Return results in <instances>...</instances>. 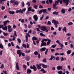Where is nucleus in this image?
<instances>
[{"label": "nucleus", "instance_id": "obj_1", "mask_svg": "<svg viewBox=\"0 0 74 74\" xmlns=\"http://www.w3.org/2000/svg\"><path fill=\"white\" fill-rule=\"evenodd\" d=\"M10 21L9 20H7L3 22V25L5 26L3 28V30H6V31H7V26H6L7 24V23H10Z\"/></svg>", "mask_w": 74, "mask_h": 74}, {"label": "nucleus", "instance_id": "obj_2", "mask_svg": "<svg viewBox=\"0 0 74 74\" xmlns=\"http://www.w3.org/2000/svg\"><path fill=\"white\" fill-rule=\"evenodd\" d=\"M17 37V34H16V31H14V35H13V38L11 39V38H10L9 40V41H15V38Z\"/></svg>", "mask_w": 74, "mask_h": 74}, {"label": "nucleus", "instance_id": "obj_3", "mask_svg": "<svg viewBox=\"0 0 74 74\" xmlns=\"http://www.w3.org/2000/svg\"><path fill=\"white\" fill-rule=\"evenodd\" d=\"M59 2H60V0H58V1H55V3L53 4V9L56 10V9H58V7H56V6L57 5V3L58 4V3H59Z\"/></svg>", "mask_w": 74, "mask_h": 74}, {"label": "nucleus", "instance_id": "obj_4", "mask_svg": "<svg viewBox=\"0 0 74 74\" xmlns=\"http://www.w3.org/2000/svg\"><path fill=\"white\" fill-rule=\"evenodd\" d=\"M41 30L42 31H45L46 32H48V30L47 29L46 27L44 26H42L41 27Z\"/></svg>", "mask_w": 74, "mask_h": 74}, {"label": "nucleus", "instance_id": "obj_5", "mask_svg": "<svg viewBox=\"0 0 74 74\" xmlns=\"http://www.w3.org/2000/svg\"><path fill=\"white\" fill-rule=\"evenodd\" d=\"M11 28V26H10V25H9L8 26V32L9 33H11L12 31V29Z\"/></svg>", "mask_w": 74, "mask_h": 74}, {"label": "nucleus", "instance_id": "obj_6", "mask_svg": "<svg viewBox=\"0 0 74 74\" xmlns=\"http://www.w3.org/2000/svg\"><path fill=\"white\" fill-rule=\"evenodd\" d=\"M52 23H54V25H58L59 23V22L58 21H56L55 19H53L52 20Z\"/></svg>", "mask_w": 74, "mask_h": 74}, {"label": "nucleus", "instance_id": "obj_7", "mask_svg": "<svg viewBox=\"0 0 74 74\" xmlns=\"http://www.w3.org/2000/svg\"><path fill=\"white\" fill-rule=\"evenodd\" d=\"M30 68L31 69H34V71H36L37 70V68L35 65H33V66H31L30 67Z\"/></svg>", "mask_w": 74, "mask_h": 74}, {"label": "nucleus", "instance_id": "obj_8", "mask_svg": "<svg viewBox=\"0 0 74 74\" xmlns=\"http://www.w3.org/2000/svg\"><path fill=\"white\" fill-rule=\"evenodd\" d=\"M42 43L41 44L40 47H42V46H44L45 47L47 45V43L43 41L42 40L41 41Z\"/></svg>", "mask_w": 74, "mask_h": 74}, {"label": "nucleus", "instance_id": "obj_9", "mask_svg": "<svg viewBox=\"0 0 74 74\" xmlns=\"http://www.w3.org/2000/svg\"><path fill=\"white\" fill-rule=\"evenodd\" d=\"M41 64H36V67L38 70H39V69H41Z\"/></svg>", "mask_w": 74, "mask_h": 74}, {"label": "nucleus", "instance_id": "obj_10", "mask_svg": "<svg viewBox=\"0 0 74 74\" xmlns=\"http://www.w3.org/2000/svg\"><path fill=\"white\" fill-rule=\"evenodd\" d=\"M33 18L35 21H37L38 20V16L36 15H34Z\"/></svg>", "mask_w": 74, "mask_h": 74}, {"label": "nucleus", "instance_id": "obj_11", "mask_svg": "<svg viewBox=\"0 0 74 74\" xmlns=\"http://www.w3.org/2000/svg\"><path fill=\"white\" fill-rule=\"evenodd\" d=\"M61 1L62 0H61ZM64 3H66V5H67L69 4V0H62Z\"/></svg>", "mask_w": 74, "mask_h": 74}, {"label": "nucleus", "instance_id": "obj_12", "mask_svg": "<svg viewBox=\"0 0 74 74\" xmlns=\"http://www.w3.org/2000/svg\"><path fill=\"white\" fill-rule=\"evenodd\" d=\"M16 67L17 70H19V65H18V62H16Z\"/></svg>", "mask_w": 74, "mask_h": 74}, {"label": "nucleus", "instance_id": "obj_13", "mask_svg": "<svg viewBox=\"0 0 74 74\" xmlns=\"http://www.w3.org/2000/svg\"><path fill=\"white\" fill-rule=\"evenodd\" d=\"M8 12L10 15H14V14H15V12H14V11H9Z\"/></svg>", "mask_w": 74, "mask_h": 74}, {"label": "nucleus", "instance_id": "obj_14", "mask_svg": "<svg viewBox=\"0 0 74 74\" xmlns=\"http://www.w3.org/2000/svg\"><path fill=\"white\" fill-rule=\"evenodd\" d=\"M30 35L29 34V33H27V35L25 36V38H26V41L27 42L28 40V36Z\"/></svg>", "mask_w": 74, "mask_h": 74}, {"label": "nucleus", "instance_id": "obj_15", "mask_svg": "<svg viewBox=\"0 0 74 74\" xmlns=\"http://www.w3.org/2000/svg\"><path fill=\"white\" fill-rule=\"evenodd\" d=\"M46 50V48L45 47H43L40 49V51L41 52H43V51H45Z\"/></svg>", "mask_w": 74, "mask_h": 74}, {"label": "nucleus", "instance_id": "obj_16", "mask_svg": "<svg viewBox=\"0 0 74 74\" xmlns=\"http://www.w3.org/2000/svg\"><path fill=\"white\" fill-rule=\"evenodd\" d=\"M57 69L58 70H62V66H58L57 67Z\"/></svg>", "mask_w": 74, "mask_h": 74}, {"label": "nucleus", "instance_id": "obj_17", "mask_svg": "<svg viewBox=\"0 0 74 74\" xmlns=\"http://www.w3.org/2000/svg\"><path fill=\"white\" fill-rule=\"evenodd\" d=\"M66 9L62 8L61 10V13L62 14H65L66 13V11H65Z\"/></svg>", "mask_w": 74, "mask_h": 74}, {"label": "nucleus", "instance_id": "obj_18", "mask_svg": "<svg viewBox=\"0 0 74 74\" xmlns=\"http://www.w3.org/2000/svg\"><path fill=\"white\" fill-rule=\"evenodd\" d=\"M27 74H30V73H32V70H31L29 69H27Z\"/></svg>", "mask_w": 74, "mask_h": 74}, {"label": "nucleus", "instance_id": "obj_19", "mask_svg": "<svg viewBox=\"0 0 74 74\" xmlns=\"http://www.w3.org/2000/svg\"><path fill=\"white\" fill-rule=\"evenodd\" d=\"M42 12H43V14H48V13L47 12V10L46 9H42Z\"/></svg>", "mask_w": 74, "mask_h": 74}, {"label": "nucleus", "instance_id": "obj_20", "mask_svg": "<svg viewBox=\"0 0 74 74\" xmlns=\"http://www.w3.org/2000/svg\"><path fill=\"white\" fill-rule=\"evenodd\" d=\"M41 65L42 67H43V68H47V67H48V66H47V65H45L44 64H42Z\"/></svg>", "mask_w": 74, "mask_h": 74}, {"label": "nucleus", "instance_id": "obj_21", "mask_svg": "<svg viewBox=\"0 0 74 74\" xmlns=\"http://www.w3.org/2000/svg\"><path fill=\"white\" fill-rule=\"evenodd\" d=\"M53 15H55L56 14V15H58V14H59V12H58L55 11L53 12Z\"/></svg>", "mask_w": 74, "mask_h": 74}, {"label": "nucleus", "instance_id": "obj_22", "mask_svg": "<svg viewBox=\"0 0 74 74\" xmlns=\"http://www.w3.org/2000/svg\"><path fill=\"white\" fill-rule=\"evenodd\" d=\"M41 71H42L43 73H44V74H45V73H46V71L45 70H44L43 68H42V69H41L40 70Z\"/></svg>", "mask_w": 74, "mask_h": 74}, {"label": "nucleus", "instance_id": "obj_23", "mask_svg": "<svg viewBox=\"0 0 74 74\" xmlns=\"http://www.w3.org/2000/svg\"><path fill=\"white\" fill-rule=\"evenodd\" d=\"M22 11V9H20L19 10H17L16 11V13H17V14H18V13H21V11Z\"/></svg>", "mask_w": 74, "mask_h": 74}, {"label": "nucleus", "instance_id": "obj_24", "mask_svg": "<svg viewBox=\"0 0 74 74\" xmlns=\"http://www.w3.org/2000/svg\"><path fill=\"white\" fill-rule=\"evenodd\" d=\"M23 67L24 69H25V70H26V69H27V66L26 65H23Z\"/></svg>", "mask_w": 74, "mask_h": 74}, {"label": "nucleus", "instance_id": "obj_25", "mask_svg": "<svg viewBox=\"0 0 74 74\" xmlns=\"http://www.w3.org/2000/svg\"><path fill=\"white\" fill-rule=\"evenodd\" d=\"M62 30L63 31V32L64 31L65 33H66L67 32V28H66V27H64V28Z\"/></svg>", "mask_w": 74, "mask_h": 74}, {"label": "nucleus", "instance_id": "obj_26", "mask_svg": "<svg viewBox=\"0 0 74 74\" xmlns=\"http://www.w3.org/2000/svg\"><path fill=\"white\" fill-rule=\"evenodd\" d=\"M32 40H33L34 41V40H37L38 39H37V38H36V37L33 36L32 37Z\"/></svg>", "mask_w": 74, "mask_h": 74}, {"label": "nucleus", "instance_id": "obj_27", "mask_svg": "<svg viewBox=\"0 0 74 74\" xmlns=\"http://www.w3.org/2000/svg\"><path fill=\"white\" fill-rule=\"evenodd\" d=\"M71 50H69L67 51L66 52V53L67 54V55H69L70 54V53H71Z\"/></svg>", "mask_w": 74, "mask_h": 74}, {"label": "nucleus", "instance_id": "obj_28", "mask_svg": "<svg viewBox=\"0 0 74 74\" xmlns=\"http://www.w3.org/2000/svg\"><path fill=\"white\" fill-rule=\"evenodd\" d=\"M69 26H71L73 25V23L72 22H70L68 23Z\"/></svg>", "mask_w": 74, "mask_h": 74}, {"label": "nucleus", "instance_id": "obj_29", "mask_svg": "<svg viewBox=\"0 0 74 74\" xmlns=\"http://www.w3.org/2000/svg\"><path fill=\"white\" fill-rule=\"evenodd\" d=\"M51 41V40H49V41H48V42H47V45H49V44H50Z\"/></svg>", "mask_w": 74, "mask_h": 74}, {"label": "nucleus", "instance_id": "obj_30", "mask_svg": "<svg viewBox=\"0 0 74 74\" xmlns=\"http://www.w3.org/2000/svg\"><path fill=\"white\" fill-rule=\"evenodd\" d=\"M19 3V2L18 1H16L14 2V3L15 4V5H18V3Z\"/></svg>", "mask_w": 74, "mask_h": 74}, {"label": "nucleus", "instance_id": "obj_31", "mask_svg": "<svg viewBox=\"0 0 74 74\" xmlns=\"http://www.w3.org/2000/svg\"><path fill=\"white\" fill-rule=\"evenodd\" d=\"M26 11V8H24L23 9V10H22L21 11V14H23V12H25Z\"/></svg>", "mask_w": 74, "mask_h": 74}, {"label": "nucleus", "instance_id": "obj_32", "mask_svg": "<svg viewBox=\"0 0 74 74\" xmlns=\"http://www.w3.org/2000/svg\"><path fill=\"white\" fill-rule=\"evenodd\" d=\"M49 40H50L48 39H42V41H49Z\"/></svg>", "mask_w": 74, "mask_h": 74}, {"label": "nucleus", "instance_id": "obj_33", "mask_svg": "<svg viewBox=\"0 0 74 74\" xmlns=\"http://www.w3.org/2000/svg\"><path fill=\"white\" fill-rule=\"evenodd\" d=\"M17 54H20V53H21V50H17Z\"/></svg>", "mask_w": 74, "mask_h": 74}, {"label": "nucleus", "instance_id": "obj_34", "mask_svg": "<svg viewBox=\"0 0 74 74\" xmlns=\"http://www.w3.org/2000/svg\"><path fill=\"white\" fill-rule=\"evenodd\" d=\"M0 48L1 49H3V45H2V44H0Z\"/></svg>", "mask_w": 74, "mask_h": 74}, {"label": "nucleus", "instance_id": "obj_35", "mask_svg": "<svg viewBox=\"0 0 74 74\" xmlns=\"http://www.w3.org/2000/svg\"><path fill=\"white\" fill-rule=\"evenodd\" d=\"M40 36H43V37H45V35L43 33H40Z\"/></svg>", "mask_w": 74, "mask_h": 74}, {"label": "nucleus", "instance_id": "obj_36", "mask_svg": "<svg viewBox=\"0 0 74 74\" xmlns=\"http://www.w3.org/2000/svg\"><path fill=\"white\" fill-rule=\"evenodd\" d=\"M34 54L35 55H38V53L37 51H36L34 52Z\"/></svg>", "mask_w": 74, "mask_h": 74}, {"label": "nucleus", "instance_id": "obj_37", "mask_svg": "<svg viewBox=\"0 0 74 74\" xmlns=\"http://www.w3.org/2000/svg\"><path fill=\"white\" fill-rule=\"evenodd\" d=\"M17 40L18 41L19 43H21V39H19V38H17Z\"/></svg>", "mask_w": 74, "mask_h": 74}, {"label": "nucleus", "instance_id": "obj_38", "mask_svg": "<svg viewBox=\"0 0 74 74\" xmlns=\"http://www.w3.org/2000/svg\"><path fill=\"white\" fill-rule=\"evenodd\" d=\"M51 25V22L49 21H48L47 22V25Z\"/></svg>", "mask_w": 74, "mask_h": 74}, {"label": "nucleus", "instance_id": "obj_39", "mask_svg": "<svg viewBox=\"0 0 74 74\" xmlns=\"http://www.w3.org/2000/svg\"><path fill=\"white\" fill-rule=\"evenodd\" d=\"M58 73L59 74H63V72L62 71H58Z\"/></svg>", "mask_w": 74, "mask_h": 74}, {"label": "nucleus", "instance_id": "obj_40", "mask_svg": "<svg viewBox=\"0 0 74 74\" xmlns=\"http://www.w3.org/2000/svg\"><path fill=\"white\" fill-rule=\"evenodd\" d=\"M38 7V6H37V5H35L34 6V8H35V9H36V10H37Z\"/></svg>", "mask_w": 74, "mask_h": 74}, {"label": "nucleus", "instance_id": "obj_41", "mask_svg": "<svg viewBox=\"0 0 74 74\" xmlns=\"http://www.w3.org/2000/svg\"><path fill=\"white\" fill-rule=\"evenodd\" d=\"M56 45H53L51 46V48H54L56 47Z\"/></svg>", "mask_w": 74, "mask_h": 74}, {"label": "nucleus", "instance_id": "obj_42", "mask_svg": "<svg viewBox=\"0 0 74 74\" xmlns=\"http://www.w3.org/2000/svg\"><path fill=\"white\" fill-rule=\"evenodd\" d=\"M3 35H4V36H7V35H8V34H7V33L3 32Z\"/></svg>", "mask_w": 74, "mask_h": 74}, {"label": "nucleus", "instance_id": "obj_43", "mask_svg": "<svg viewBox=\"0 0 74 74\" xmlns=\"http://www.w3.org/2000/svg\"><path fill=\"white\" fill-rule=\"evenodd\" d=\"M22 45L23 47H25V48H26V45L23 44Z\"/></svg>", "mask_w": 74, "mask_h": 74}, {"label": "nucleus", "instance_id": "obj_44", "mask_svg": "<svg viewBox=\"0 0 74 74\" xmlns=\"http://www.w3.org/2000/svg\"><path fill=\"white\" fill-rule=\"evenodd\" d=\"M48 49H46V51L45 52V55H47V53H48Z\"/></svg>", "mask_w": 74, "mask_h": 74}, {"label": "nucleus", "instance_id": "obj_45", "mask_svg": "<svg viewBox=\"0 0 74 74\" xmlns=\"http://www.w3.org/2000/svg\"><path fill=\"white\" fill-rule=\"evenodd\" d=\"M51 58L49 60H52V59H53V56L51 55Z\"/></svg>", "mask_w": 74, "mask_h": 74}, {"label": "nucleus", "instance_id": "obj_46", "mask_svg": "<svg viewBox=\"0 0 74 74\" xmlns=\"http://www.w3.org/2000/svg\"><path fill=\"white\" fill-rule=\"evenodd\" d=\"M30 52V50L29 51H27V50H25V53H29Z\"/></svg>", "mask_w": 74, "mask_h": 74}, {"label": "nucleus", "instance_id": "obj_47", "mask_svg": "<svg viewBox=\"0 0 74 74\" xmlns=\"http://www.w3.org/2000/svg\"><path fill=\"white\" fill-rule=\"evenodd\" d=\"M39 14H41V13H42V10H40V11L38 12Z\"/></svg>", "mask_w": 74, "mask_h": 74}, {"label": "nucleus", "instance_id": "obj_48", "mask_svg": "<svg viewBox=\"0 0 74 74\" xmlns=\"http://www.w3.org/2000/svg\"><path fill=\"white\" fill-rule=\"evenodd\" d=\"M26 4L27 5H28V7H29V6L30 5V3H29V2H27L26 3Z\"/></svg>", "mask_w": 74, "mask_h": 74}, {"label": "nucleus", "instance_id": "obj_49", "mask_svg": "<svg viewBox=\"0 0 74 74\" xmlns=\"http://www.w3.org/2000/svg\"><path fill=\"white\" fill-rule=\"evenodd\" d=\"M44 15H42L41 17L40 18V20H42L43 18H44Z\"/></svg>", "mask_w": 74, "mask_h": 74}, {"label": "nucleus", "instance_id": "obj_50", "mask_svg": "<svg viewBox=\"0 0 74 74\" xmlns=\"http://www.w3.org/2000/svg\"><path fill=\"white\" fill-rule=\"evenodd\" d=\"M15 1V0H12L10 1L11 3H14Z\"/></svg>", "mask_w": 74, "mask_h": 74}, {"label": "nucleus", "instance_id": "obj_51", "mask_svg": "<svg viewBox=\"0 0 74 74\" xmlns=\"http://www.w3.org/2000/svg\"><path fill=\"white\" fill-rule=\"evenodd\" d=\"M55 56H58V55H59V54L58 53H55Z\"/></svg>", "mask_w": 74, "mask_h": 74}, {"label": "nucleus", "instance_id": "obj_52", "mask_svg": "<svg viewBox=\"0 0 74 74\" xmlns=\"http://www.w3.org/2000/svg\"><path fill=\"white\" fill-rule=\"evenodd\" d=\"M60 45L61 48H63L64 47V45H63L61 43V44H60Z\"/></svg>", "mask_w": 74, "mask_h": 74}, {"label": "nucleus", "instance_id": "obj_53", "mask_svg": "<svg viewBox=\"0 0 74 74\" xmlns=\"http://www.w3.org/2000/svg\"><path fill=\"white\" fill-rule=\"evenodd\" d=\"M42 62L44 63H45V62H47V60H46V59H43L42 60Z\"/></svg>", "mask_w": 74, "mask_h": 74}, {"label": "nucleus", "instance_id": "obj_54", "mask_svg": "<svg viewBox=\"0 0 74 74\" xmlns=\"http://www.w3.org/2000/svg\"><path fill=\"white\" fill-rule=\"evenodd\" d=\"M49 1V3H50V4H52V0H48Z\"/></svg>", "mask_w": 74, "mask_h": 74}, {"label": "nucleus", "instance_id": "obj_55", "mask_svg": "<svg viewBox=\"0 0 74 74\" xmlns=\"http://www.w3.org/2000/svg\"><path fill=\"white\" fill-rule=\"evenodd\" d=\"M56 42H57V43H58L59 44H61V43L59 42V41L58 40H56Z\"/></svg>", "mask_w": 74, "mask_h": 74}, {"label": "nucleus", "instance_id": "obj_56", "mask_svg": "<svg viewBox=\"0 0 74 74\" xmlns=\"http://www.w3.org/2000/svg\"><path fill=\"white\" fill-rule=\"evenodd\" d=\"M21 54L23 56H25V53H21Z\"/></svg>", "mask_w": 74, "mask_h": 74}, {"label": "nucleus", "instance_id": "obj_57", "mask_svg": "<svg viewBox=\"0 0 74 74\" xmlns=\"http://www.w3.org/2000/svg\"><path fill=\"white\" fill-rule=\"evenodd\" d=\"M4 27V25H0V28H2L3 29V28Z\"/></svg>", "mask_w": 74, "mask_h": 74}, {"label": "nucleus", "instance_id": "obj_58", "mask_svg": "<svg viewBox=\"0 0 74 74\" xmlns=\"http://www.w3.org/2000/svg\"><path fill=\"white\" fill-rule=\"evenodd\" d=\"M67 36H71V34H70V33H68V34H66Z\"/></svg>", "mask_w": 74, "mask_h": 74}, {"label": "nucleus", "instance_id": "obj_59", "mask_svg": "<svg viewBox=\"0 0 74 74\" xmlns=\"http://www.w3.org/2000/svg\"><path fill=\"white\" fill-rule=\"evenodd\" d=\"M31 27H32V26L30 25H29L28 26V27L29 29H30V28H31Z\"/></svg>", "mask_w": 74, "mask_h": 74}, {"label": "nucleus", "instance_id": "obj_60", "mask_svg": "<svg viewBox=\"0 0 74 74\" xmlns=\"http://www.w3.org/2000/svg\"><path fill=\"white\" fill-rule=\"evenodd\" d=\"M28 11H31V8L29 7L28 9Z\"/></svg>", "mask_w": 74, "mask_h": 74}, {"label": "nucleus", "instance_id": "obj_61", "mask_svg": "<svg viewBox=\"0 0 74 74\" xmlns=\"http://www.w3.org/2000/svg\"><path fill=\"white\" fill-rule=\"evenodd\" d=\"M2 10H4L5 9V7L4 6H2L1 7Z\"/></svg>", "mask_w": 74, "mask_h": 74}, {"label": "nucleus", "instance_id": "obj_62", "mask_svg": "<svg viewBox=\"0 0 74 74\" xmlns=\"http://www.w3.org/2000/svg\"><path fill=\"white\" fill-rule=\"evenodd\" d=\"M8 47H11V45L10 43H9L8 45Z\"/></svg>", "mask_w": 74, "mask_h": 74}, {"label": "nucleus", "instance_id": "obj_63", "mask_svg": "<svg viewBox=\"0 0 74 74\" xmlns=\"http://www.w3.org/2000/svg\"><path fill=\"white\" fill-rule=\"evenodd\" d=\"M3 72L4 73V74H7V71H3Z\"/></svg>", "mask_w": 74, "mask_h": 74}, {"label": "nucleus", "instance_id": "obj_64", "mask_svg": "<svg viewBox=\"0 0 74 74\" xmlns=\"http://www.w3.org/2000/svg\"><path fill=\"white\" fill-rule=\"evenodd\" d=\"M56 60H59V57H56Z\"/></svg>", "mask_w": 74, "mask_h": 74}]
</instances>
